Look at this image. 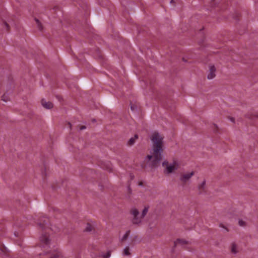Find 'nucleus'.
<instances>
[{"label": "nucleus", "mask_w": 258, "mask_h": 258, "mask_svg": "<svg viewBox=\"0 0 258 258\" xmlns=\"http://www.w3.org/2000/svg\"><path fill=\"white\" fill-rule=\"evenodd\" d=\"M151 140L153 142V155H149L147 156L148 160H151L152 157L154 159L152 166L155 167L157 164L162 159L161 154L163 151V137L157 132H154L152 135Z\"/></svg>", "instance_id": "1"}, {"label": "nucleus", "mask_w": 258, "mask_h": 258, "mask_svg": "<svg viewBox=\"0 0 258 258\" xmlns=\"http://www.w3.org/2000/svg\"><path fill=\"white\" fill-rule=\"evenodd\" d=\"M162 166L165 167V169L164 171V173L168 174L177 170L178 168V164L176 161H174L171 164H169L167 161H164L162 163Z\"/></svg>", "instance_id": "2"}, {"label": "nucleus", "mask_w": 258, "mask_h": 258, "mask_svg": "<svg viewBox=\"0 0 258 258\" xmlns=\"http://www.w3.org/2000/svg\"><path fill=\"white\" fill-rule=\"evenodd\" d=\"M130 213L133 216L132 220L133 224L139 225L141 223L143 218L140 215L139 211L138 209L136 208H132L130 211Z\"/></svg>", "instance_id": "3"}, {"label": "nucleus", "mask_w": 258, "mask_h": 258, "mask_svg": "<svg viewBox=\"0 0 258 258\" xmlns=\"http://www.w3.org/2000/svg\"><path fill=\"white\" fill-rule=\"evenodd\" d=\"M40 228L42 229L50 228L52 230L53 229L51 227H49V219L47 217H43L40 220L39 222L38 223Z\"/></svg>", "instance_id": "4"}, {"label": "nucleus", "mask_w": 258, "mask_h": 258, "mask_svg": "<svg viewBox=\"0 0 258 258\" xmlns=\"http://www.w3.org/2000/svg\"><path fill=\"white\" fill-rule=\"evenodd\" d=\"M195 174L194 171L181 174L180 177V180L183 183H185Z\"/></svg>", "instance_id": "5"}, {"label": "nucleus", "mask_w": 258, "mask_h": 258, "mask_svg": "<svg viewBox=\"0 0 258 258\" xmlns=\"http://www.w3.org/2000/svg\"><path fill=\"white\" fill-rule=\"evenodd\" d=\"M216 68L214 66L211 65L209 67V73L208 75L207 78L208 79L211 80L215 77Z\"/></svg>", "instance_id": "6"}, {"label": "nucleus", "mask_w": 258, "mask_h": 258, "mask_svg": "<svg viewBox=\"0 0 258 258\" xmlns=\"http://www.w3.org/2000/svg\"><path fill=\"white\" fill-rule=\"evenodd\" d=\"M40 240L46 245H49L50 243L49 236L47 234H42L40 237Z\"/></svg>", "instance_id": "7"}, {"label": "nucleus", "mask_w": 258, "mask_h": 258, "mask_svg": "<svg viewBox=\"0 0 258 258\" xmlns=\"http://www.w3.org/2000/svg\"><path fill=\"white\" fill-rule=\"evenodd\" d=\"M41 104L42 106L46 109H51L53 107V104L49 101H46L44 99H42Z\"/></svg>", "instance_id": "8"}, {"label": "nucleus", "mask_w": 258, "mask_h": 258, "mask_svg": "<svg viewBox=\"0 0 258 258\" xmlns=\"http://www.w3.org/2000/svg\"><path fill=\"white\" fill-rule=\"evenodd\" d=\"M199 193L202 194L206 190V180H204L201 184L198 185Z\"/></svg>", "instance_id": "9"}, {"label": "nucleus", "mask_w": 258, "mask_h": 258, "mask_svg": "<svg viewBox=\"0 0 258 258\" xmlns=\"http://www.w3.org/2000/svg\"><path fill=\"white\" fill-rule=\"evenodd\" d=\"M188 243V241L182 239H177L174 241V246H176L178 244L183 245Z\"/></svg>", "instance_id": "10"}, {"label": "nucleus", "mask_w": 258, "mask_h": 258, "mask_svg": "<svg viewBox=\"0 0 258 258\" xmlns=\"http://www.w3.org/2000/svg\"><path fill=\"white\" fill-rule=\"evenodd\" d=\"M231 252L234 254L238 252L237 246L234 242H233L231 245Z\"/></svg>", "instance_id": "11"}, {"label": "nucleus", "mask_w": 258, "mask_h": 258, "mask_svg": "<svg viewBox=\"0 0 258 258\" xmlns=\"http://www.w3.org/2000/svg\"><path fill=\"white\" fill-rule=\"evenodd\" d=\"M138 138V136L137 135H135L134 137L133 138H131L129 141H128V143H127V145L128 146H132L135 143V141L136 139H137Z\"/></svg>", "instance_id": "12"}, {"label": "nucleus", "mask_w": 258, "mask_h": 258, "mask_svg": "<svg viewBox=\"0 0 258 258\" xmlns=\"http://www.w3.org/2000/svg\"><path fill=\"white\" fill-rule=\"evenodd\" d=\"M130 234V230L127 231L124 234V235L122 236V237L121 239V241H123L127 239V237H128L129 235Z\"/></svg>", "instance_id": "13"}, {"label": "nucleus", "mask_w": 258, "mask_h": 258, "mask_svg": "<svg viewBox=\"0 0 258 258\" xmlns=\"http://www.w3.org/2000/svg\"><path fill=\"white\" fill-rule=\"evenodd\" d=\"M131 254L130 252V248L128 246L125 247L123 251V255H130Z\"/></svg>", "instance_id": "14"}, {"label": "nucleus", "mask_w": 258, "mask_h": 258, "mask_svg": "<svg viewBox=\"0 0 258 258\" xmlns=\"http://www.w3.org/2000/svg\"><path fill=\"white\" fill-rule=\"evenodd\" d=\"M149 210V207H145L144 209H143L141 216L143 218H144V217L146 215L147 213H148Z\"/></svg>", "instance_id": "15"}, {"label": "nucleus", "mask_w": 258, "mask_h": 258, "mask_svg": "<svg viewBox=\"0 0 258 258\" xmlns=\"http://www.w3.org/2000/svg\"><path fill=\"white\" fill-rule=\"evenodd\" d=\"M92 229H93V227L92 226V225L91 224L88 223L86 227L85 231H87V232H90L92 230Z\"/></svg>", "instance_id": "16"}, {"label": "nucleus", "mask_w": 258, "mask_h": 258, "mask_svg": "<svg viewBox=\"0 0 258 258\" xmlns=\"http://www.w3.org/2000/svg\"><path fill=\"white\" fill-rule=\"evenodd\" d=\"M35 21L36 22V23L37 24V26H38L39 29V30H41L42 29V26L41 25V24H40V22L36 18H35Z\"/></svg>", "instance_id": "17"}, {"label": "nucleus", "mask_w": 258, "mask_h": 258, "mask_svg": "<svg viewBox=\"0 0 258 258\" xmlns=\"http://www.w3.org/2000/svg\"><path fill=\"white\" fill-rule=\"evenodd\" d=\"M61 255V253L59 252H57L50 258H58Z\"/></svg>", "instance_id": "18"}, {"label": "nucleus", "mask_w": 258, "mask_h": 258, "mask_svg": "<svg viewBox=\"0 0 258 258\" xmlns=\"http://www.w3.org/2000/svg\"><path fill=\"white\" fill-rule=\"evenodd\" d=\"M111 255V252L110 251H108L107 253L103 255L104 258H109Z\"/></svg>", "instance_id": "19"}, {"label": "nucleus", "mask_w": 258, "mask_h": 258, "mask_svg": "<svg viewBox=\"0 0 258 258\" xmlns=\"http://www.w3.org/2000/svg\"><path fill=\"white\" fill-rule=\"evenodd\" d=\"M2 100L5 102H7L8 101V98L6 95H4L2 96Z\"/></svg>", "instance_id": "20"}, {"label": "nucleus", "mask_w": 258, "mask_h": 258, "mask_svg": "<svg viewBox=\"0 0 258 258\" xmlns=\"http://www.w3.org/2000/svg\"><path fill=\"white\" fill-rule=\"evenodd\" d=\"M4 25H5V27L6 28L7 30H9V25L6 22H5Z\"/></svg>", "instance_id": "21"}, {"label": "nucleus", "mask_w": 258, "mask_h": 258, "mask_svg": "<svg viewBox=\"0 0 258 258\" xmlns=\"http://www.w3.org/2000/svg\"><path fill=\"white\" fill-rule=\"evenodd\" d=\"M239 224L240 225V226H243L244 225V222H243V221L242 220H239Z\"/></svg>", "instance_id": "22"}, {"label": "nucleus", "mask_w": 258, "mask_h": 258, "mask_svg": "<svg viewBox=\"0 0 258 258\" xmlns=\"http://www.w3.org/2000/svg\"><path fill=\"white\" fill-rule=\"evenodd\" d=\"M220 227L225 229L227 231H228V229L226 227H225L223 224H220Z\"/></svg>", "instance_id": "23"}, {"label": "nucleus", "mask_w": 258, "mask_h": 258, "mask_svg": "<svg viewBox=\"0 0 258 258\" xmlns=\"http://www.w3.org/2000/svg\"><path fill=\"white\" fill-rule=\"evenodd\" d=\"M229 120H230L231 121H232V122H234V121H235V119H234L233 117H229Z\"/></svg>", "instance_id": "24"}, {"label": "nucleus", "mask_w": 258, "mask_h": 258, "mask_svg": "<svg viewBox=\"0 0 258 258\" xmlns=\"http://www.w3.org/2000/svg\"><path fill=\"white\" fill-rule=\"evenodd\" d=\"M131 110L133 111L136 110V107L133 105H131Z\"/></svg>", "instance_id": "25"}, {"label": "nucleus", "mask_w": 258, "mask_h": 258, "mask_svg": "<svg viewBox=\"0 0 258 258\" xmlns=\"http://www.w3.org/2000/svg\"><path fill=\"white\" fill-rule=\"evenodd\" d=\"M86 126L82 125V126H81V127L80 128V130H83L86 129Z\"/></svg>", "instance_id": "26"}, {"label": "nucleus", "mask_w": 258, "mask_h": 258, "mask_svg": "<svg viewBox=\"0 0 258 258\" xmlns=\"http://www.w3.org/2000/svg\"><path fill=\"white\" fill-rule=\"evenodd\" d=\"M3 251V250L0 248V254H1V252H2Z\"/></svg>", "instance_id": "27"}, {"label": "nucleus", "mask_w": 258, "mask_h": 258, "mask_svg": "<svg viewBox=\"0 0 258 258\" xmlns=\"http://www.w3.org/2000/svg\"><path fill=\"white\" fill-rule=\"evenodd\" d=\"M137 237H138V236H135L134 237V239H137Z\"/></svg>", "instance_id": "28"}, {"label": "nucleus", "mask_w": 258, "mask_h": 258, "mask_svg": "<svg viewBox=\"0 0 258 258\" xmlns=\"http://www.w3.org/2000/svg\"><path fill=\"white\" fill-rule=\"evenodd\" d=\"M69 124L70 125V127H71L72 125H71V123L69 122Z\"/></svg>", "instance_id": "29"}, {"label": "nucleus", "mask_w": 258, "mask_h": 258, "mask_svg": "<svg viewBox=\"0 0 258 258\" xmlns=\"http://www.w3.org/2000/svg\"><path fill=\"white\" fill-rule=\"evenodd\" d=\"M92 121H93V122L95 121V119H92Z\"/></svg>", "instance_id": "30"}, {"label": "nucleus", "mask_w": 258, "mask_h": 258, "mask_svg": "<svg viewBox=\"0 0 258 258\" xmlns=\"http://www.w3.org/2000/svg\"><path fill=\"white\" fill-rule=\"evenodd\" d=\"M173 2V0H171L170 2L172 3Z\"/></svg>", "instance_id": "31"}]
</instances>
